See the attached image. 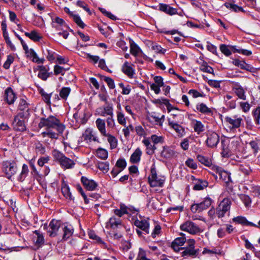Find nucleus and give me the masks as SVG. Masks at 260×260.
<instances>
[{
    "label": "nucleus",
    "mask_w": 260,
    "mask_h": 260,
    "mask_svg": "<svg viewBox=\"0 0 260 260\" xmlns=\"http://www.w3.org/2000/svg\"><path fill=\"white\" fill-rule=\"evenodd\" d=\"M95 124L98 129L103 136L107 133L106 129V121L101 118H98L95 121Z\"/></svg>",
    "instance_id": "a878e982"
},
{
    "label": "nucleus",
    "mask_w": 260,
    "mask_h": 260,
    "mask_svg": "<svg viewBox=\"0 0 260 260\" xmlns=\"http://www.w3.org/2000/svg\"><path fill=\"white\" fill-rule=\"evenodd\" d=\"M208 185V182L205 180L199 179L194 184L193 189L196 190L204 189Z\"/></svg>",
    "instance_id": "473e14b6"
},
{
    "label": "nucleus",
    "mask_w": 260,
    "mask_h": 260,
    "mask_svg": "<svg viewBox=\"0 0 260 260\" xmlns=\"http://www.w3.org/2000/svg\"><path fill=\"white\" fill-rule=\"evenodd\" d=\"M126 166V162L123 158L117 160L115 167L123 170Z\"/></svg>",
    "instance_id": "e2e57ef3"
},
{
    "label": "nucleus",
    "mask_w": 260,
    "mask_h": 260,
    "mask_svg": "<svg viewBox=\"0 0 260 260\" xmlns=\"http://www.w3.org/2000/svg\"><path fill=\"white\" fill-rule=\"evenodd\" d=\"M63 231L62 240L65 241L71 237L74 232V229L71 225H64L62 228Z\"/></svg>",
    "instance_id": "cd10ccee"
},
{
    "label": "nucleus",
    "mask_w": 260,
    "mask_h": 260,
    "mask_svg": "<svg viewBox=\"0 0 260 260\" xmlns=\"http://www.w3.org/2000/svg\"><path fill=\"white\" fill-rule=\"evenodd\" d=\"M3 172L6 177L10 179L17 172V166L14 161H5L2 164Z\"/></svg>",
    "instance_id": "39448f33"
},
{
    "label": "nucleus",
    "mask_w": 260,
    "mask_h": 260,
    "mask_svg": "<svg viewBox=\"0 0 260 260\" xmlns=\"http://www.w3.org/2000/svg\"><path fill=\"white\" fill-rule=\"evenodd\" d=\"M178 153L172 148L164 146L161 152V156L165 158H171L177 156Z\"/></svg>",
    "instance_id": "412c9836"
},
{
    "label": "nucleus",
    "mask_w": 260,
    "mask_h": 260,
    "mask_svg": "<svg viewBox=\"0 0 260 260\" xmlns=\"http://www.w3.org/2000/svg\"><path fill=\"white\" fill-rule=\"evenodd\" d=\"M159 10L170 15H173L177 13L176 9L165 4H159Z\"/></svg>",
    "instance_id": "bb28decb"
},
{
    "label": "nucleus",
    "mask_w": 260,
    "mask_h": 260,
    "mask_svg": "<svg viewBox=\"0 0 260 260\" xmlns=\"http://www.w3.org/2000/svg\"><path fill=\"white\" fill-rule=\"evenodd\" d=\"M240 199L246 207H249L251 205V201L248 196L242 194L240 196Z\"/></svg>",
    "instance_id": "3c124183"
},
{
    "label": "nucleus",
    "mask_w": 260,
    "mask_h": 260,
    "mask_svg": "<svg viewBox=\"0 0 260 260\" xmlns=\"http://www.w3.org/2000/svg\"><path fill=\"white\" fill-rule=\"evenodd\" d=\"M136 260H150L146 257L145 251L141 248L139 249V252Z\"/></svg>",
    "instance_id": "774afa93"
},
{
    "label": "nucleus",
    "mask_w": 260,
    "mask_h": 260,
    "mask_svg": "<svg viewBox=\"0 0 260 260\" xmlns=\"http://www.w3.org/2000/svg\"><path fill=\"white\" fill-rule=\"evenodd\" d=\"M254 120L256 124H260V107L256 108L253 112Z\"/></svg>",
    "instance_id": "864d4df0"
},
{
    "label": "nucleus",
    "mask_w": 260,
    "mask_h": 260,
    "mask_svg": "<svg viewBox=\"0 0 260 260\" xmlns=\"http://www.w3.org/2000/svg\"><path fill=\"white\" fill-rule=\"evenodd\" d=\"M61 192L63 196L67 199L72 200L73 198L69 187L66 184H63L61 186Z\"/></svg>",
    "instance_id": "4c0bfd02"
},
{
    "label": "nucleus",
    "mask_w": 260,
    "mask_h": 260,
    "mask_svg": "<svg viewBox=\"0 0 260 260\" xmlns=\"http://www.w3.org/2000/svg\"><path fill=\"white\" fill-rule=\"evenodd\" d=\"M194 131L198 134L204 131V126L200 121L194 120L192 122Z\"/></svg>",
    "instance_id": "e433bc0d"
},
{
    "label": "nucleus",
    "mask_w": 260,
    "mask_h": 260,
    "mask_svg": "<svg viewBox=\"0 0 260 260\" xmlns=\"http://www.w3.org/2000/svg\"><path fill=\"white\" fill-rule=\"evenodd\" d=\"M232 89L236 95L239 99L243 100H245L246 99L245 91L239 83L233 82L232 84Z\"/></svg>",
    "instance_id": "6ab92c4d"
},
{
    "label": "nucleus",
    "mask_w": 260,
    "mask_h": 260,
    "mask_svg": "<svg viewBox=\"0 0 260 260\" xmlns=\"http://www.w3.org/2000/svg\"><path fill=\"white\" fill-rule=\"evenodd\" d=\"M81 181L84 187L88 190L92 191L94 190L98 187V183L92 179L82 176L81 178Z\"/></svg>",
    "instance_id": "f3484780"
},
{
    "label": "nucleus",
    "mask_w": 260,
    "mask_h": 260,
    "mask_svg": "<svg viewBox=\"0 0 260 260\" xmlns=\"http://www.w3.org/2000/svg\"><path fill=\"white\" fill-rule=\"evenodd\" d=\"M35 233L37 235V239L36 241V244L38 246L42 245L44 242V237L42 234H40L39 232L35 231Z\"/></svg>",
    "instance_id": "680f3d73"
},
{
    "label": "nucleus",
    "mask_w": 260,
    "mask_h": 260,
    "mask_svg": "<svg viewBox=\"0 0 260 260\" xmlns=\"http://www.w3.org/2000/svg\"><path fill=\"white\" fill-rule=\"evenodd\" d=\"M150 139L152 141L153 145L157 144H163L164 143V137L162 136H157L152 135L151 136Z\"/></svg>",
    "instance_id": "c03bdc74"
},
{
    "label": "nucleus",
    "mask_w": 260,
    "mask_h": 260,
    "mask_svg": "<svg viewBox=\"0 0 260 260\" xmlns=\"http://www.w3.org/2000/svg\"><path fill=\"white\" fill-rule=\"evenodd\" d=\"M52 154L54 159L59 162L62 168L70 169L74 167L75 165V161L66 157L62 153L58 150H54L52 152Z\"/></svg>",
    "instance_id": "f03ea898"
},
{
    "label": "nucleus",
    "mask_w": 260,
    "mask_h": 260,
    "mask_svg": "<svg viewBox=\"0 0 260 260\" xmlns=\"http://www.w3.org/2000/svg\"><path fill=\"white\" fill-rule=\"evenodd\" d=\"M239 170L245 175H248L251 172L250 167L247 165H241Z\"/></svg>",
    "instance_id": "0e129e2a"
},
{
    "label": "nucleus",
    "mask_w": 260,
    "mask_h": 260,
    "mask_svg": "<svg viewBox=\"0 0 260 260\" xmlns=\"http://www.w3.org/2000/svg\"><path fill=\"white\" fill-rule=\"evenodd\" d=\"M181 236L175 239V240L172 243V248L175 251H179L181 249V246H183L186 240L185 234L181 233L180 235Z\"/></svg>",
    "instance_id": "dca6fc26"
},
{
    "label": "nucleus",
    "mask_w": 260,
    "mask_h": 260,
    "mask_svg": "<svg viewBox=\"0 0 260 260\" xmlns=\"http://www.w3.org/2000/svg\"><path fill=\"white\" fill-rule=\"evenodd\" d=\"M73 18L74 21L77 23V24L80 27L84 28L85 25L81 19L80 16L78 15H73Z\"/></svg>",
    "instance_id": "052dcab7"
},
{
    "label": "nucleus",
    "mask_w": 260,
    "mask_h": 260,
    "mask_svg": "<svg viewBox=\"0 0 260 260\" xmlns=\"http://www.w3.org/2000/svg\"><path fill=\"white\" fill-rule=\"evenodd\" d=\"M134 224L139 229L143 230L146 233H149V223L148 219H146L141 215H139L134 222Z\"/></svg>",
    "instance_id": "ddd939ff"
},
{
    "label": "nucleus",
    "mask_w": 260,
    "mask_h": 260,
    "mask_svg": "<svg viewBox=\"0 0 260 260\" xmlns=\"http://www.w3.org/2000/svg\"><path fill=\"white\" fill-rule=\"evenodd\" d=\"M135 129L137 134L139 136L145 137L147 135L145 129L140 125L136 126Z\"/></svg>",
    "instance_id": "338daca9"
},
{
    "label": "nucleus",
    "mask_w": 260,
    "mask_h": 260,
    "mask_svg": "<svg viewBox=\"0 0 260 260\" xmlns=\"http://www.w3.org/2000/svg\"><path fill=\"white\" fill-rule=\"evenodd\" d=\"M187 245L186 247H181L182 251L180 254L184 258L188 257H196L199 254V250L195 249V241L193 239H189L187 241Z\"/></svg>",
    "instance_id": "7ed1b4c3"
},
{
    "label": "nucleus",
    "mask_w": 260,
    "mask_h": 260,
    "mask_svg": "<svg viewBox=\"0 0 260 260\" xmlns=\"http://www.w3.org/2000/svg\"><path fill=\"white\" fill-rule=\"evenodd\" d=\"M122 71L130 78H133L135 74V70L133 68L130 63L127 61L123 64Z\"/></svg>",
    "instance_id": "b1692460"
},
{
    "label": "nucleus",
    "mask_w": 260,
    "mask_h": 260,
    "mask_svg": "<svg viewBox=\"0 0 260 260\" xmlns=\"http://www.w3.org/2000/svg\"><path fill=\"white\" fill-rule=\"evenodd\" d=\"M39 127H46V131L41 134L43 138L48 137L54 139H58V134H62L65 129L64 125L60 120L52 115L41 118Z\"/></svg>",
    "instance_id": "f257e3e1"
},
{
    "label": "nucleus",
    "mask_w": 260,
    "mask_h": 260,
    "mask_svg": "<svg viewBox=\"0 0 260 260\" xmlns=\"http://www.w3.org/2000/svg\"><path fill=\"white\" fill-rule=\"evenodd\" d=\"M103 136L107 138V141L110 144L111 149H114L117 147L118 144L117 139L114 136L107 133Z\"/></svg>",
    "instance_id": "c756f323"
},
{
    "label": "nucleus",
    "mask_w": 260,
    "mask_h": 260,
    "mask_svg": "<svg viewBox=\"0 0 260 260\" xmlns=\"http://www.w3.org/2000/svg\"><path fill=\"white\" fill-rule=\"evenodd\" d=\"M212 200L209 197H206L199 203H194L191 205L190 210L193 213H200L208 209L212 203Z\"/></svg>",
    "instance_id": "423d86ee"
},
{
    "label": "nucleus",
    "mask_w": 260,
    "mask_h": 260,
    "mask_svg": "<svg viewBox=\"0 0 260 260\" xmlns=\"http://www.w3.org/2000/svg\"><path fill=\"white\" fill-rule=\"evenodd\" d=\"M233 63L239 68H240L241 69H244L248 71L249 66L248 64H247L243 60H240L239 59H234L233 60Z\"/></svg>",
    "instance_id": "ea45409f"
},
{
    "label": "nucleus",
    "mask_w": 260,
    "mask_h": 260,
    "mask_svg": "<svg viewBox=\"0 0 260 260\" xmlns=\"http://www.w3.org/2000/svg\"><path fill=\"white\" fill-rule=\"evenodd\" d=\"M196 109L199 112L203 114H209L212 113L211 109L204 103H198L197 104Z\"/></svg>",
    "instance_id": "f704fd0d"
},
{
    "label": "nucleus",
    "mask_w": 260,
    "mask_h": 260,
    "mask_svg": "<svg viewBox=\"0 0 260 260\" xmlns=\"http://www.w3.org/2000/svg\"><path fill=\"white\" fill-rule=\"evenodd\" d=\"M232 202L228 198H224L216 208V215L219 218L224 216L226 212H229Z\"/></svg>",
    "instance_id": "0eeeda50"
},
{
    "label": "nucleus",
    "mask_w": 260,
    "mask_h": 260,
    "mask_svg": "<svg viewBox=\"0 0 260 260\" xmlns=\"http://www.w3.org/2000/svg\"><path fill=\"white\" fill-rule=\"evenodd\" d=\"M105 121L109 129H113L114 128L115 126V122L113 117L110 116L108 117Z\"/></svg>",
    "instance_id": "4d7b16f0"
},
{
    "label": "nucleus",
    "mask_w": 260,
    "mask_h": 260,
    "mask_svg": "<svg viewBox=\"0 0 260 260\" xmlns=\"http://www.w3.org/2000/svg\"><path fill=\"white\" fill-rule=\"evenodd\" d=\"M182 231L188 232V233L195 235L201 232V229L194 222L188 220L181 224L180 226Z\"/></svg>",
    "instance_id": "9d476101"
},
{
    "label": "nucleus",
    "mask_w": 260,
    "mask_h": 260,
    "mask_svg": "<svg viewBox=\"0 0 260 260\" xmlns=\"http://www.w3.org/2000/svg\"><path fill=\"white\" fill-rule=\"evenodd\" d=\"M200 70L204 72L208 73H212L213 72V69L212 67L208 66L207 62H203L200 66Z\"/></svg>",
    "instance_id": "5fc2aeb1"
},
{
    "label": "nucleus",
    "mask_w": 260,
    "mask_h": 260,
    "mask_svg": "<svg viewBox=\"0 0 260 260\" xmlns=\"http://www.w3.org/2000/svg\"><path fill=\"white\" fill-rule=\"evenodd\" d=\"M232 51L234 52H237L240 54H242L246 56H249L252 54V52L251 51L244 49H241V48H237L236 46H232Z\"/></svg>",
    "instance_id": "49530a36"
},
{
    "label": "nucleus",
    "mask_w": 260,
    "mask_h": 260,
    "mask_svg": "<svg viewBox=\"0 0 260 260\" xmlns=\"http://www.w3.org/2000/svg\"><path fill=\"white\" fill-rule=\"evenodd\" d=\"M28 171L29 170L27 166L25 164H24L22 166L21 172L19 175L18 180L20 181L24 180L25 178L27 176Z\"/></svg>",
    "instance_id": "a18cd8bd"
},
{
    "label": "nucleus",
    "mask_w": 260,
    "mask_h": 260,
    "mask_svg": "<svg viewBox=\"0 0 260 260\" xmlns=\"http://www.w3.org/2000/svg\"><path fill=\"white\" fill-rule=\"evenodd\" d=\"M233 221L237 223L241 224L242 225H246L247 220L245 217L243 216H237L233 218Z\"/></svg>",
    "instance_id": "6e6d98bb"
},
{
    "label": "nucleus",
    "mask_w": 260,
    "mask_h": 260,
    "mask_svg": "<svg viewBox=\"0 0 260 260\" xmlns=\"http://www.w3.org/2000/svg\"><path fill=\"white\" fill-rule=\"evenodd\" d=\"M52 26L58 30H62L64 28H67V25L65 21L61 18L56 17L52 19Z\"/></svg>",
    "instance_id": "5701e85b"
},
{
    "label": "nucleus",
    "mask_w": 260,
    "mask_h": 260,
    "mask_svg": "<svg viewBox=\"0 0 260 260\" xmlns=\"http://www.w3.org/2000/svg\"><path fill=\"white\" fill-rule=\"evenodd\" d=\"M249 145L254 152H257L258 150H260V139H255L254 140L251 141Z\"/></svg>",
    "instance_id": "de8ad7c7"
},
{
    "label": "nucleus",
    "mask_w": 260,
    "mask_h": 260,
    "mask_svg": "<svg viewBox=\"0 0 260 260\" xmlns=\"http://www.w3.org/2000/svg\"><path fill=\"white\" fill-rule=\"evenodd\" d=\"M103 79L107 83L110 89H114L115 88L114 82L112 78L104 76Z\"/></svg>",
    "instance_id": "69168bd1"
},
{
    "label": "nucleus",
    "mask_w": 260,
    "mask_h": 260,
    "mask_svg": "<svg viewBox=\"0 0 260 260\" xmlns=\"http://www.w3.org/2000/svg\"><path fill=\"white\" fill-rule=\"evenodd\" d=\"M226 45L225 44H221L220 46V50L225 56H229L232 54L231 50H232V47Z\"/></svg>",
    "instance_id": "79ce46f5"
},
{
    "label": "nucleus",
    "mask_w": 260,
    "mask_h": 260,
    "mask_svg": "<svg viewBox=\"0 0 260 260\" xmlns=\"http://www.w3.org/2000/svg\"><path fill=\"white\" fill-rule=\"evenodd\" d=\"M114 213L115 215H117L119 217H121L123 215L128 214V208L124 205H120V209H115Z\"/></svg>",
    "instance_id": "58836bf2"
},
{
    "label": "nucleus",
    "mask_w": 260,
    "mask_h": 260,
    "mask_svg": "<svg viewBox=\"0 0 260 260\" xmlns=\"http://www.w3.org/2000/svg\"><path fill=\"white\" fill-rule=\"evenodd\" d=\"M224 119L231 129L239 128L243 121L242 118L238 115L226 116Z\"/></svg>",
    "instance_id": "9b49d317"
},
{
    "label": "nucleus",
    "mask_w": 260,
    "mask_h": 260,
    "mask_svg": "<svg viewBox=\"0 0 260 260\" xmlns=\"http://www.w3.org/2000/svg\"><path fill=\"white\" fill-rule=\"evenodd\" d=\"M107 227H109L112 230L116 229L123 230L124 229V226L120 219L115 217H112L109 219Z\"/></svg>",
    "instance_id": "2eb2a0df"
},
{
    "label": "nucleus",
    "mask_w": 260,
    "mask_h": 260,
    "mask_svg": "<svg viewBox=\"0 0 260 260\" xmlns=\"http://www.w3.org/2000/svg\"><path fill=\"white\" fill-rule=\"evenodd\" d=\"M148 180L151 187H162L164 185L165 178L164 176L157 175L155 167L153 165L151 168V172Z\"/></svg>",
    "instance_id": "20e7f679"
},
{
    "label": "nucleus",
    "mask_w": 260,
    "mask_h": 260,
    "mask_svg": "<svg viewBox=\"0 0 260 260\" xmlns=\"http://www.w3.org/2000/svg\"><path fill=\"white\" fill-rule=\"evenodd\" d=\"M185 165L192 169H197L198 166L197 163L192 158H189L185 161Z\"/></svg>",
    "instance_id": "13d9d810"
},
{
    "label": "nucleus",
    "mask_w": 260,
    "mask_h": 260,
    "mask_svg": "<svg viewBox=\"0 0 260 260\" xmlns=\"http://www.w3.org/2000/svg\"><path fill=\"white\" fill-rule=\"evenodd\" d=\"M96 155L102 159H106L108 157V152L105 149L99 148L96 151Z\"/></svg>",
    "instance_id": "8fccbe9b"
},
{
    "label": "nucleus",
    "mask_w": 260,
    "mask_h": 260,
    "mask_svg": "<svg viewBox=\"0 0 260 260\" xmlns=\"http://www.w3.org/2000/svg\"><path fill=\"white\" fill-rule=\"evenodd\" d=\"M197 159L202 164L207 167H210L212 165L211 159L208 157L202 155H198Z\"/></svg>",
    "instance_id": "c9c22d12"
},
{
    "label": "nucleus",
    "mask_w": 260,
    "mask_h": 260,
    "mask_svg": "<svg viewBox=\"0 0 260 260\" xmlns=\"http://www.w3.org/2000/svg\"><path fill=\"white\" fill-rule=\"evenodd\" d=\"M66 70H67L64 68L58 65H55L54 67V73L55 75H57L59 74L63 75Z\"/></svg>",
    "instance_id": "bf43d9fd"
},
{
    "label": "nucleus",
    "mask_w": 260,
    "mask_h": 260,
    "mask_svg": "<svg viewBox=\"0 0 260 260\" xmlns=\"http://www.w3.org/2000/svg\"><path fill=\"white\" fill-rule=\"evenodd\" d=\"M225 6L228 9H231L235 12H238L239 11L244 12V10H243V9L242 7H239V6H237V5H235V4H234L232 3H226L225 4Z\"/></svg>",
    "instance_id": "37998d69"
},
{
    "label": "nucleus",
    "mask_w": 260,
    "mask_h": 260,
    "mask_svg": "<svg viewBox=\"0 0 260 260\" xmlns=\"http://www.w3.org/2000/svg\"><path fill=\"white\" fill-rule=\"evenodd\" d=\"M82 137L84 141L88 143H90L92 141L99 142L96 133L91 128L86 129L83 134Z\"/></svg>",
    "instance_id": "4468645a"
},
{
    "label": "nucleus",
    "mask_w": 260,
    "mask_h": 260,
    "mask_svg": "<svg viewBox=\"0 0 260 260\" xmlns=\"http://www.w3.org/2000/svg\"><path fill=\"white\" fill-rule=\"evenodd\" d=\"M117 117L118 122L120 124L122 125H125L126 124V120L124 117V115L121 111L117 112Z\"/></svg>",
    "instance_id": "603ef678"
},
{
    "label": "nucleus",
    "mask_w": 260,
    "mask_h": 260,
    "mask_svg": "<svg viewBox=\"0 0 260 260\" xmlns=\"http://www.w3.org/2000/svg\"><path fill=\"white\" fill-rule=\"evenodd\" d=\"M206 142L209 147L214 148L216 147L219 142V136L215 132H208Z\"/></svg>",
    "instance_id": "f8f14e48"
},
{
    "label": "nucleus",
    "mask_w": 260,
    "mask_h": 260,
    "mask_svg": "<svg viewBox=\"0 0 260 260\" xmlns=\"http://www.w3.org/2000/svg\"><path fill=\"white\" fill-rule=\"evenodd\" d=\"M169 125L172 127L178 134V136L182 137L184 135L183 128L179 124L169 119Z\"/></svg>",
    "instance_id": "7c9ffc66"
},
{
    "label": "nucleus",
    "mask_w": 260,
    "mask_h": 260,
    "mask_svg": "<svg viewBox=\"0 0 260 260\" xmlns=\"http://www.w3.org/2000/svg\"><path fill=\"white\" fill-rule=\"evenodd\" d=\"M216 173L219 176L220 179L222 180L226 185L231 182L230 174L225 171L222 170L221 168L216 167Z\"/></svg>",
    "instance_id": "4be33fe9"
},
{
    "label": "nucleus",
    "mask_w": 260,
    "mask_h": 260,
    "mask_svg": "<svg viewBox=\"0 0 260 260\" xmlns=\"http://www.w3.org/2000/svg\"><path fill=\"white\" fill-rule=\"evenodd\" d=\"M142 143L146 146V152L148 155L154 154L155 150L156 149L154 145H152L150 143L149 138H145L142 140Z\"/></svg>",
    "instance_id": "393cba45"
},
{
    "label": "nucleus",
    "mask_w": 260,
    "mask_h": 260,
    "mask_svg": "<svg viewBox=\"0 0 260 260\" xmlns=\"http://www.w3.org/2000/svg\"><path fill=\"white\" fill-rule=\"evenodd\" d=\"M24 114L19 113L15 116L12 122L13 129L16 131L23 132L26 130L24 121Z\"/></svg>",
    "instance_id": "6e6552de"
},
{
    "label": "nucleus",
    "mask_w": 260,
    "mask_h": 260,
    "mask_svg": "<svg viewBox=\"0 0 260 260\" xmlns=\"http://www.w3.org/2000/svg\"><path fill=\"white\" fill-rule=\"evenodd\" d=\"M18 108L20 111H23L21 113H24V116L28 115V104L24 99H21L20 100Z\"/></svg>",
    "instance_id": "2f4dec72"
},
{
    "label": "nucleus",
    "mask_w": 260,
    "mask_h": 260,
    "mask_svg": "<svg viewBox=\"0 0 260 260\" xmlns=\"http://www.w3.org/2000/svg\"><path fill=\"white\" fill-rule=\"evenodd\" d=\"M16 99V95L11 87H8L5 90L4 95V100L8 104H13Z\"/></svg>",
    "instance_id": "a211bd4d"
},
{
    "label": "nucleus",
    "mask_w": 260,
    "mask_h": 260,
    "mask_svg": "<svg viewBox=\"0 0 260 260\" xmlns=\"http://www.w3.org/2000/svg\"><path fill=\"white\" fill-rule=\"evenodd\" d=\"M39 68L38 77L43 80H46L49 76V73L47 72L48 69H47L46 67L43 66H39Z\"/></svg>",
    "instance_id": "72a5a7b5"
},
{
    "label": "nucleus",
    "mask_w": 260,
    "mask_h": 260,
    "mask_svg": "<svg viewBox=\"0 0 260 260\" xmlns=\"http://www.w3.org/2000/svg\"><path fill=\"white\" fill-rule=\"evenodd\" d=\"M25 35L34 41H39L41 38L40 35L35 30H32L30 32H26Z\"/></svg>",
    "instance_id": "a19ab883"
},
{
    "label": "nucleus",
    "mask_w": 260,
    "mask_h": 260,
    "mask_svg": "<svg viewBox=\"0 0 260 260\" xmlns=\"http://www.w3.org/2000/svg\"><path fill=\"white\" fill-rule=\"evenodd\" d=\"M99 110H101V112L99 113V114L102 116H109V117H113V106L112 104L107 103L102 108H100Z\"/></svg>",
    "instance_id": "aec40b11"
},
{
    "label": "nucleus",
    "mask_w": 260,
    "mask_h": 260,
    "mask_svg": "<svg viewBox=\"0 0 260 260\" xmlns=\"http://www.w3.org/2000/svg\"><path fill=\"white\" fill-rule=\"evenodd\" d=\"M142 152L140 148H137L130 157L129 160L133 164L138 163L141 159Z\"/></svg>",
    "instance_id": "c85d7f7f"
},
{
    "label": "nucleus",
    "mask_w": 260,
    "mask_h": 260,
    "mask_svg": "<svg viewBox=\"0 0 260 260\" xmlns=\"http://www.w3.org/2000/svg\"><path fill=\"white\" fill-rule=\"evenodd\" d=\"M71 92L70 87H62L59 92L60 96L64 100H66Z\"/></svg>",
    "instance_id": "09e8293b"
},
{
    "label": "nucleus",
    "mask_w": 260,
    "mask_h": 260,
    "mask_svg": "<svg viewBox=\"0 0 260 260\" xmlns=\"http://www.w3.org/2000/svg\"><path fill=\"white\" fill-rule=\"evenodd\" d=\"M60 225V221L53 219L50 222L48 226L47 224H44V229L47 230V233L50 237H54L57 235Z\"/></svg>",
    "instance_id": "1a4fd4ad"
}]
</instances>
